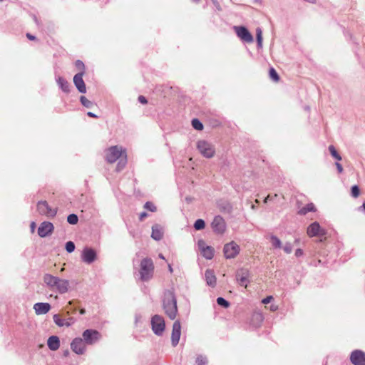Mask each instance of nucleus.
<instances>
[{"label": "nucleus", "mask_w": 365, "mask_h": 365, "mask_svg": "<svg viewBox=\"0 0 365 365\" xmlns=\"http://www.w3.org/2000/svg\"><path fill=\"white\" fill-rule=\"evenodd\" d=\"M43 281L46 288L56 294H63L70 289V282L51 274H44Z\"/></svg>", "instance_id": "f257e3e1"}, {"label": "nucleus", "mask_w": 365, "mask_h": 365, "mask_svg": "<svg viewBox=\"0 0 365 365\" xmlns=\"http://www.w3.org/2000/svg\"><path fill=\"white\" fill-rule=\"evenodd\" d=\"M106 159L109 163H113L117 160H119L116 166L118 172L121 171L127 163L125 150L122 147L118 145L111 146L106 150Z\"/></svg>", "instance_id": "f03ea898"}, {"label": "nucleus", "mask_w": 365, "mask_h": 365, "mask_svg": "<svg viewBox=\"0 0 365 365\" xmlns=\"http://www.w3.org/2000/svg\"><path fill=\"white\" fill-rule=\"evenodd\" d=\"M163 307L165 313L172 320L175 319L178 313L177 299L174 292L166 290L164 292Z\"/></svg>", "instance_id": "7ed1b4c3"}, {"label": "nucleus", "mask_w": 365, "mask_h": 365, "mask_svg": "<svg viewBox=\"0 0 365 365\" xmlns=\"http://www.w3.org/2000/svg\"><path fill=\"white\" fill-rule=\"evenodd\" d=\"M140 276L142 281L150 280L153 276L154 264L150 258H144L140 262Z\"/></svg>", "instance_id": "20e7f679"}, {"label": "nucleus", "mask_w": 365, "mask_h": 365, "mask_svg": "<svg viewBox=\"0 0 365 365\" xmlns=\"http://www.w3.org/2000/svg\"><path fill=\"white\" fill-rule=\"evenodd\" d=\"M197 149L206 158H212L215 153L214 145L205 140H200L197 142Z\"/></svg>", "instance_id": "39448f33"}, {"label": "nucleus", "mask_w": 365, "mask_h": 365, "mask_svg": "<svg viewBox=\"0 0 365 365\" xmlns=\"http://www.w3.org/2000/svg\"><path fill=\"white\" fill-rule=\"evenodd\" d=\"M36 207L41 215H45L48 218H53L57 214V208L51 207L46 200L38 201Z\"/></svg>", "instance_id": "423d86ee"}, {"label": "nucleus", "mask_w": 365, "mask_h": 365, "mask_svg": "<svg viewBox=\"0 0 365 365\" xmlns=\"http://www.w3.org/2000/svg\"><path fill=\"white\" fill-rule=\"evenodd\" d=\"M152 330L157 336H161L165 331V324L162 316L154 315L151 319Z\"/></svg>", "instance_id": "0eeeda50"}, {"label": "nucleus", "mask_w": 365, "mask_h": 365, "mask_svg": "<svg viewBox=\"0 0 365 365\" xmlns=\"http://www.w3.org/2000/svg\"><path fill=\"white\" fill-rule=\"evenodd\" d=\"M83 339L86 345H93L101 338V334L96 329H88L82 334Z\"/></svg>", "instance_id": "6e6552de"}, {"label": "nucleus", "mask_w": 365, "mask_h": 365, "mask_svg": "<svg viewBox=\"0 0 365 365\" xmlns=\"http://www.w3.org/2000/svg\"><path fill=\"white\" fill-rule=\"evenodd\" d=\"M240 246L234 241L225 245L223 248L224 255L226 259L235 258L240 252Z\"/></svg>", "instance_id": "1a4fd4ad"}, {"label": "nucleus", "mask_w": 365, "mask_h": 365, "mask_svg": "<svg viewBox=\"0 0 365 365\" xmlns=\"http://www.w3.org/2000/svg\"><path fill=\"white\" fill-rule=\"evenodd\" d=\"M234 30L237 36L243 41L251 43L253 41V36L248 31V29L242 26H234Z\"/></svg>", "instance_id": "9d476101"}, {"label": "nucleus", "mask_w": 365, "mask_h": 365, "mask_svg": "<svg viewBox=\"0 0 365 365\" xmlns=\"http://www.w3.org/2000/svg\"><path fill=\"white\" fill-rule=\"evenodd\" d=\"M71 348L74 353L81 355L83 354L86 350V344L83 338L76 337L73 339L71 343Z\"/></svg>", "instance_id": "9b49d317"}, {"label": "nucleus", "mask_w": 365, "mask_h": 365, "mask_svg": "<svg viewBox=\"0 0 365 365\" xmlns=\"http://www.w3.org/2000/svg\"><path fill=\"white\" fill-rule=\"evenodd\" d=\"M350 361L353 365H365V352L355 349L350 354Z\"/></svg>", "instance_id": "f8f14e48"}, {"label": "nucleus", "mask_w": 365, "mask_h": 365, "mask_svg": "<svg viewBox=\"0 0 365 365\" xmlns=\"http://www.w3.org/2000/svg\"><path fill=\"white\" fill-rule=\"evenodd\" d=\"M181 336V324L179 320H176L173 324V330L171 334V344L175 347L180 341Z\"/></svg>", "instance_id": "ddd939ff"}, {"label": "nucleus", "mask_w": 365, "mask_h": 365, "mask_svg": "<svg viewBox=\"0 0 365 365\" xmlns=\"http://www.w3.org/2000/svg\"><path fill=\"white\" fill-rule=\"evenodd\" d=\"M97 258L96 252L91 247H86L81 253V259L86 264L93 263Z\"/></svg>", "instance_id": "4468645a"}, {"label": "nucleus", "mask_w": 365, "mask_h": 365, "mask_svg": "<svg viewBox=\"0 0 365 365\" xmlns=\"http://www.w3.org/2000/svg\"><path fill=\"white\" fill-rule=\"evenodd\" d=\"M307 233L309 237H312L316 236H324L326 234V231L321 227L319 222H314L308 226Z\"/></svg>", "instance_id": "2eb2a0df"}, {"label": "nucleus", "mask_w": 365, "mask_h": 365, "mask_svg": "<svg viewBox=\"0 0 365 365\" xmlns=\"http://www.w3.org/2000/svg\"><path fill=\"white\" fill-rule=\"evenodd\" d=\"M211 227L215 232L222 234L226 227L225 222L221 216H215L211 223Z\"/></svg>", "instance_id": "dca6fc26"}, {"label": "nucleus", "mask_w": 365, "mask_h": 365, "mask_svg": "<svg viewBox=\"0 0 365 365\" xmlns=\"http://www.w3.org/2000/svg\"><path fill=\"white\" fill-rule=\"evenodd\" d=\"M54 230L53 225L47 221L41 222L38 229V234L41 237H46L52 234Z\"/></svg>", "instance_id": "f3484780"}, {"label": "nucleus", "mask_w": 365, "mask_h": 365, "mask_svg": "<svg viewBox=\"0 0 365 365\" xmlns=\"http://www.w3.org/2000/svg\"><path fill=\"white\" fill-rule=\"evenodd\" d=\"M83 73H78L73 76V83L81 93H86V86L83 79Z\"/></svg>", "instance_id": "a211bd4d"}, {"label": "nucleus", "mask_w": 365, "mask_h": 365, "mask_svg": "<svg viewBox=\"0 0 365 365\" xmlns=\"http://www.w3.org/2000/svg\"><path fill=\"white\" fill-rule=\"evenodd\" d=\"M250 276L249 271L246 269H240L236 273V278L240 286L247 287L249 282L248 277Z\"/></svg>", "instance_id": "6ab92c4d"}, {"label": "nucleus", "mask_w": 365, "mask_h": 365, "mask_svg": "<svg viewBox=\"0 0 365 365\" xmlns=\"http://www.w3.org/2000/svg\"><path fill=\"white\" fill-rule=\"evenodd\" d=\"M34 309L37 315L45 314L51 309V305L46 302H38L34 305Z\"/></svg>", "instance_id": "aec40b11"}, {"label": "nucleus", "mask_w": 365, "mask_h": 365, "mask_svg": "<svg viewBox=\"0 0 365 365\" xmlns=\"http://www.w3.org/2000/svg\"><path fill=\"white\" fill-rule=\"evenodd\" d=\"M53 319L55 324L60 327L63 326L68 327L75 322V319L73 317H69L66 319H63L60 317L58 314H54L53 317Z\"/></svg>", "instance_id": "412c9836"}, {"label": "nucleus", "mask_w": 365, "mask_h": 365, "mask_svg": "<svg viewBox=\"0 0 365 365\" xmlns=\"http://www.w3.org/2000/svg\"><path fill=\"white\" fill-rule=\"evenodd\" d=\"M163 227L158 224H155L154 225H153L151 237L156 241H159L163 238Z\"/></svg>", "instance_id": "4be33fe9"}, {"label": "nucleus", "mask_w": 365, "mask_h": 365, "mask_svg": "<svg viewBox=\"0 0 365 365\" xmlns=\"http://www.w3.org/2000/svg\"><path fill=\"white\" fill-rule=\"evenodd\" d=\"M205 279L208 286L214 287L216 285L217 279L213 270L208 269L205 271Z\"/></svg>", "instance_id": "5701e85b"}, {"label": "nucleus", "mask_w": 365, "mask_h": 365, "mask_svg": "<svg viewBox=\"0 0 365 365\" xmlns=\"http://www.w3.org/2000/svg\"><path fill=\"white\" fill-rule=\"evenodd\" d=\"M47 345L51 351H56L60 346V340L57 336H51L47 340Z\"/></svg>", "instance_id": "b1692460"}, {"label": "nucleus", "mask_w": 365, "mask_h": 365, "mask_svg": "<svg viewBox=\"0 0 365 365\" xmlns=\"http://www.w3.org/2000/svg\"><path fill=\"white\" fill-rule=\"evenodd\" d=\"M264 320V317L261 313L255 312L250 319V325L255 328L259 327Z\"/></svg>", "instance_id": "393cba45"}, {"label": "nucleus", "mask_w": 365, "mask_h": 365, "mask_svg": "<svg viewBox=\"0 0 365 365\" xmlns=\"http://www.w3.org/2000/svg\"><path fill=\"white\" fill-rule=\"evenodd\" d=\"M56 82L59 88L64 92V93H69L70 92V84L68 82L63 78V77L58 76L56 78Z\"/></svg>", "instance_id": "a878e982"}, {"label": "nucleus", "mask_w": 365, "mask_h": 365, "mask_svg": "<svg viewBox=\"0 0 365 365\" xmlns=\"http://www.w3.org/2000/svg\"><path fill=\"white\" fill-rule=\"evenodd\" d=\"M317 210L315 205L311 202L307 204L305 206L302 207L298 211V214L300 215H305L309 212H315Z\"/></svg>", "instance_id": "bb28decb"}, {"label": "nucleus", "mask_w": 365, "mask_h": 365, "mask_svg": "<svg viewBox=\"0 0 365 365\" xmlns=\"http://www.w3.org/2000/svg\"><path fill=\"white\" fill-rule=\"evenodd\" d=\"M200 252L202 255L207 259H211L214 256V249L211 246H207Z\"/></svg>", "instance_id": "cd10ccee"}, {"label": "nucleus", "mask_w": 365, "mask_h": 365, "mask_svg": "<svg viewBox=\"0 0 365 365\" xmlns=\"http://www.w3.org/2000/svg\"><path fill=\"white\" fill-rule=\"evenodd\" d=\"M208 360L206 356L205 355H197L195 359L196 365H207Z\"/></svg>", "instance_id": "c85d7f7f"}, {"label": "nucleus", "mask_w": 365, "mask_h": 365, "mask_svg": "<svg viewBox=\"0 0 365 365\" xmlns=\"http://www.w3.org/2000/svg\"><path fill=\"white\" fill-rule=\"evenodd\" d=\"M256 38L258 48L262 47V31L260 28L256 29Z\"/></svg>", "instance_id": "c756f323"}, {"label": "nucleus", "mask_w": 365, "mask_h": 365, "mask_svg": "<svg viewBox=\"0 0 365 365\" xmlns=\"http://www.w3.org/2000/svg\"><path fill=\"white\" fill-rule=\"evenodd\" d=\"M192 126L197 130H202L203 129V125L197 118H194L191 122Z\"/></svg>", "instance_id": "7c9ffc66"}, {"label": "nucleus", "mask_w": 365, "mask_h": 365, "mask_svg": "<svg viewBox=\"0 0 365 365\" xmlns=\"http://www.w3.org/2000/svg\"><path fill=\"white\" fill-rule=\"evenodd\" d=\"M80 101L81 104L87 108H91L93 106V102L87 99L83 96H81Z\"/></svg>", "instance_id": "2f4dec72"}, {"label": "nucleus", "mask_w": 365, "mask_h": 365, "mask_svg": "<svg viewBox=\"0 0 365 365\" xmlns=\"http://www.w3.org/2000/svg\"><path fill=\"white\" fill-rule=\"evenodd\" d=\"M270 239H271L272 246L274 248H281L282 247L281 240L277 237H276L275 235H272L270 237Z\"/></svg>", "instance_id": "473e14b6"}, {"label": "nucleus", "mask_w": 365, "mask_h": 365, "mask_svg": "<svg viewBox=\"0 0 365 365\" xmlns=\"http://www.w3.org/2000/svg\"><path fill=\"white\" fill-rule=\"evenodd\" d=\"M329 150L330 154L331 155V156L333 158H334L336 160H341V155L338 153V152L336 151V148H334V145H329Z\"/></svg>", "instance_id": "72a5a7b5"}, {"label": "nucleus", "mask_w": 365, "mask_h": 365, "mask_svg": "<svg viewBox=\"0 0 365 365\" xmlns=\"http://www.w3.org/2000/svg\"><path fill=\"white\" fill-rule=\"evenodd\" d=\"M205 227V222L202 219L197 220L194 223V228L196 230H201Z\"/></svg>", "instance_id": "f704fd0d"}, {"label": "nucleus", "mask_w": 365, "mask_h": 365, "mask_svg": "<svg viewBox=\"0 0 365 365\" xmlns=\"http://www.w3.org/2000/svg\"><path fill=\"white\" fill-rule=\"evenodd\" d=\"M78 217L76 214H70L67 217V222L71 225H76L78 223Z\"/></svg>", "instance_id": "c9c22d12"}, {"label": "nucleus", "mask_w": 365, "mask_h": 365, "mask_svg": "<svg viewBox=\"0 0 365 365\" xmlns=\"http://www.w3.org/2000/svg\"><path fill=\"white\" fill-rule=\"evenodd\" d=\"M217 303L218 305L224 308H227L230 306L228 301L221 297L217 298Z\"/></svg>", "instance_id": "e433bc0d"}, {"label": "nucleus", "mask_w": 365, "mask_h": 365, "mask_svg": "<svg viewBox=\"0 0 365 365\" xmlns=\"http://www.w3.org/2000/svg\"><path fill=\"white\" fill-rule=\"evenodd\" d=\"M351 195L353 197L356 198L360 195V190L358 185H353L351 188Z\"/></svg>", "instance_id": "4c0bfd02"}, {"label": "nucleus", "mask_w": 365, "mask_h": 365, "mask_svg": "<svg viewBox=\"0 0 365 365\" xmlns=\"http://www.w3.org/2000/svg\"><path fill=\"white\" fill-rule=\"evenodd\" d=\"M269 77L271 79H272L274 81H278L279 79V75L277 73L276 70L274 68H271L269 69Z\"/></svg>", "instance_id": "58836bf2"}, {"label": "nucleus", "mask_w": 365, "mask_h": 365, "mask_svg": "<svg viewBox=\"0 0 365 365\" xmlns=\"http://www.w3.org/2000/svg\"><path fill=\"white\" fill-rule=\"evenodd\" d=\"M76 246L73 242L68 241L66 243L65 249L68 253H71L75 250Z\"/></svg>", "instance_id": "ea45409f"}, {"label": "nucleus", "mask_w": 365, "mask_h": 365, "mask_svg": "<svg viewBox=\"0 0 365 365\" xmlns=\"http://www.w3.org/2000/svg\"><path fill=\"white\" fill-rule=\"evenodd\" d=\"M75 66L80 71L79 73H83V74L85 73V65L81 60H77L75 62Z\"/></svg>", "instance_id": "a19ab883"}, {"label": "nucleus", "mask_w": 365, "mask_h": 365, "mask_svg": "<svg viewBox=\"0 0 365 365\" xmlns=\"http://www.w3.org/2000/svg\"><path fill=\"white\" fill-rule=\"evenodd\" d=\"M144 208L151 212H155L157 210L155 205L151 202H146L144 205Z\"/></svg>", "instance_id": "79ce46f5"}, {"label": "nucleus", "mask_w": 365, "mask_h": 365, "mask_svg": "<svg viewBox=\"0 0 365 365\" xmlns=\"http://www.w3.org/2000/svg\"><path fill=\"white\" fill-rule=\"evenodd\" d=\"M292 245L289 242H286L283 247L284 251L287 254H290L292 252Z\"/></svg>", "instance_id": "37998d69"}, {"label": "nucleus", "mask_w": 365, "mask_h": 365, "mask_svg": "<svg viewBox=\"0 0 365 365\" xmlns=\"http://www.w3.org/2000/svg\"><path fill=\"white\" fill-rule=\"evenodd\" d=\"M197 246H198V248L199 250L201 251H202V250H204L205 247H207L208 245H206L205 242L202 240H198L197 242Z\"/></svg>", "instance_id": "c03bdc74"}, {"label": "nucleus", "mask_w": 365, "mask_h": 365, "mask_svg": "<svg viewBox=\"0 0 365 365\" xmlns=\"http://www.w3.org/2000/svg\"><path fill=\"white\" fill-rule=\"evenodd\" d=\"M141 319H142V316H141V314H139V313H136V314H135V325L136 327H138V324H139L140 323H141Z\"/></svg>", "instance_id": "a18cd8bd"}, {"label": "nucleus", "mask_w": 365, "mask_h": 365, "mask_svg": "<svg viewBox=\"0 0 365 365\" xmlns=\"http://www.w3.org/2000/svg\"><path fill=\"white\" fill-rule=\"evenodd\" d=\"M273 299V297L272 296H268L265 298H264L262 301V302L264 304H269L272 302V300Z\"/></svg>", "instance_id": "49530a36"}, {"label": "nucleus", "mask_w": 365, "mask_h": 365, "mask_svg": "<svg viewBox=\"0 0 365 365\" xmlns=\"http://www.w3.org/2000/svg\"><path fill=\"white\" fill-rule=\"evenodd\" d=\"M213 5L215 6V9L217 10V11H221L222 10V8H221V6L220 4V3L218 2L217 0H211Z\"/></svg>", "instance_id": "de8ad7c7"}, {"label": "nucleus", "mask_w": 365, "mask_h": 365, "mask_svg": "<svg viewBox=\"0 0 365 365\" xmlns=\"http://www.w3.org/2000/svg\"><path fill=\"white\" fill-rule=\"evenodd\" d=\"M138 101L142 104H146L148 103L146 98L143 96H140L138 97Z\"/></svg>", "instance_id": "09e8293b"}, {"label": "nucleus", "mask_w": 365, "mask_h": 365, "mask_svg": "<svg viewBox=\"0 0 365 365\" xmlns=\"http://www.w3.org/2000/svg\"><path fill=\"white\" fill-rule=\"evenodd\" d=\"M277 197V194H275V195H273V196H271V195H267V196L265 197V199H264V202L266 203V202H267L268 201L273 200V199H274V197Z\"/></svg>", "instance_id": "8fccbe9b"}, {"label": "nucleus", "mask_w": 365, "mask_h": 365, "mask_svg": "<svg viewBox=\"0 0 365 365\" xmlns=\"http://www.w3.org/2000/svg\"><path fill=\"white\" fill-rule=\"evenodd\" d=\"M335 165L336 167V169H337L338 172L339 173H341L343 172V167H342V165L339 163H338V162H336L335 163Z\"/></svg>", "instance_id": "3c124183"}, {"label": "nucleus", "mask_w": 365, "mask_h": 365, "mask_svg": "<svg viewBox=\"0 0 365 365\" xmlns=\"http://www.w3.org/2000/svg\"><path fill=\"white\" fill-rule=\"evenodd\" d=\"M303 255V250L302 249H297L296 251H295V256L297 257H299Z\"/></svg>", "instance_id": "603ef678"}, {"label": "nucleus", "mask_w": 365, "mask_h": 365, "mask_svg": "<svg viewBox=\"0 0 365 365\" xmlns=\"http://www.w3.org/2000/svg\"><path fill=\"white\" fill-rule=\"evenodd\" d=\"M148 216L147 212H143L140 214L139 219L140 221H143Z\"/></svg>", "instance_id": "864d4df0"}, {"label": "nucleus", "mask_w": 365, "mask_h": 365, "mask_svg": "<svg viewBox=\"0 0 365 365\" xmlns=\"http://www.w3.org/2000/svg\"><path fill=\"white\" fill-rule=\"evenodd\" d=\"M26 37H27L29 40H31V41H34V40H36V38L35 36H34V35H32V34H29V33H27V34H26Z\"/></svg>", "instance_id": "5fc2aeb1"}, {"label": "nucleus", "mask_w": 365, "mask_h": 365, "mask_svg": "<svg viewBox=\"0 0 365 365\" xmlns=\"http://www.w3.org/2000/svg\"><path fill=\"white\" fill-rule=\"evenodd\" d=\"M270 311L275 312L278 309V306L276 304H272L269 307Z\"/></svg>", "instance_id": "6e6d98bb"}, {"label": "nucleus", "mask_w": 365, "mask_h": 365, "mask_svg": "<svg viewBox=\"0 0 365 365\" xmlns=\"http://www.w3.org/2000/svg\"><path fill=\"white\" fill-rule=\"evenodd\" d=\"M31 227V232L33 233L35 231L36 229V223L34 222H32L30 225Z\"/></svg>", "instance_id": "4d7b16f0"}, {"label": "nucleus", "mask_w": 365, "mask_h": 365, "mask_svg": "<svg viewBox=\"0 0 365 365\" xmlns=\"http://www.w3.org/2000/svg\"><path fill=\"white\" fill-rule=\"evenodd\" d=\"M87 115L89 117H92V118H97L98 117L95 113H93L92 112H90V111L87 113Z\"/></svg>", "instance_id": "13d9d810"}, {"label": "nucleus", "mask_w": 365, "mask_h": 365, "mask_svg": "<svg viewBox=\"0 0 365 365\" xmlns=\"http://www.w3.org/2000/svg\"><path fill=\"white\" fill-rule=\"evenodd\" d=\"M33 20L36 23V25H39L38 19L35 15L33 16Z\"/></svg>", "instance_id": "bf43d9fd"}, {"label": "nucleus", "mask_w": 365, "mask_h": 365, "mask_svg": "<svg viewBox=\"0 0 365 365\" xmlns=\"http://www.w3.org/2000/svg\"><path fill=\"white\" fill-rule=\"evenodd\" d=\"M359 210H365V202L362 204L361 206H360L359 208H358Z\"/></svg>", "instance_id": "052dcab7"}, {"label": "nucleus", "mask_w": 365, "mask_h": 365, "mask_svg": "<svg viewBox=\"0 0 365 365\" xmlns=\"http://www.w3.org/2000/svg\"><path fill=\"white\" fill-rule=\"evenodd\" d=\"M69 355V351L68 350H66L63 351V356H68Z\"/></svg>", "instance_id": "680f3d73"}, {"label": "nucleus", "mask_w": 365, "mask_h": 365, "mask_svg": "<svg viewBox=\"0 0 365 365\" xmlns=\"http://www.w3.org/2000/svg\"><path fill=\"white\" fill-rule=\"evenodd\" d=\"M79 312L81 314H84L86 313V310L84 309H81Z\"/></svg>", "instance_id": "e2e57ef3"}, {"label": "nucleus", "mask_w": 365, "mask_h": 365, "mask_svg": "<svg viewBox=\"0 0 365 365\" xmlns=\"http://www.w3.org/2000/svg\"><path fill=\"white\" fill-rule=\"evenodd\" d=\"M305 1H307V2L312 3V4H315L316 3L315 0H305Z\"/></svg>", "instance_id": "0e129e2a"}, {"label": "nucleus", "mask_w": 365, "mask_h": 365, "mask_svg": "<svg viewBox=\"0 0 365 365\" xmlns=\"http://www.w3.org/2000/svg\"><path fill=\"white\" fill-rule=\"evenodd\" d=\"M158 257H159V258H160L162 259H165V257L163 254H159Z\"/></svg>", "instance_id": "69168bd1"}, {"label": "nucleus", "mask_w": 365, "mask_h": 365, "mask_svg": "<svg viewBox=\"0 0 365 365\" xmlns=\"http://www.w3.org/2000/svg\"><path fill=\"white\" fill-rule=\"evenodd\" d=\"M168 268H169V271H170V272H173V268H172L171 265H170V264H169V265H168Z\"/></svg>", "instance_id": "338daca9"}, {"label": "nucleus", "mask_w": 365, "mask_h": 365, "mask_svg": "<svg viewBox=\"0 0 365 365\" xmlns=\"http://www.w3.org/2000/svg\"><path fill=\"white\" fill-rule=\"evenodd\" d=\"M193 2L198 3L200 0H192Z\"/></svg>", "instance_id": "774afa93"}]
</instances>
